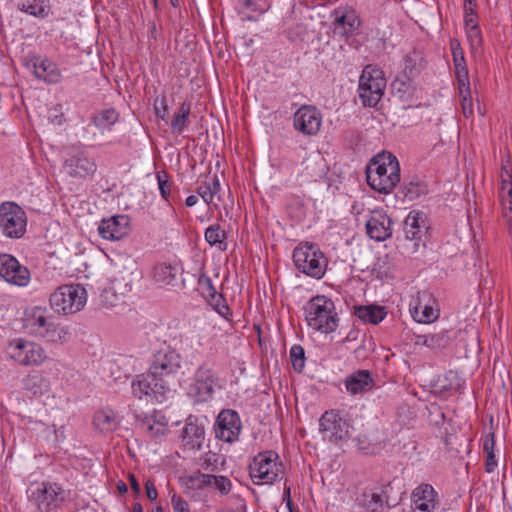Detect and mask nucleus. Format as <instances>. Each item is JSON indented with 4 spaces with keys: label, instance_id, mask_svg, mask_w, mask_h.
<instances>
[{
    "label": "nucleus",
    "instance_id": "nucleus-55",
    "mask_svg": "<svg viewBox=\"0 0 512 512\" xmlns=\"http://www.w3.org/2000/svg\"><path fill=\"white\" fill-rule=\"evenodd\" d=\"M477 15L473 7L465 5V28L466 31L469 29L478 28Z\"/></svg>",
    "mask_w": 512,
    "mask_h": 512
},
{
    "label": "nucleus",
    "instance_id": "nucleus-52",
    "mask_svg": "<svg viewBox=\"0 0 512 512\" xmlns=\"http://www.w3.org/2000/svg\"><path fill=\"white\" fill-rule=\"evenodd\" d=\"M459 87V94L461 97V108L464 116L466 118L470 117L473 114V104L472 99L470 95V87L469 82H467V92L461 90V87Z\"/></svg>",
    "mask_w": 512,
    "mask_h": 512
},
{
    "label": "nucleus",
    "instance_id": "nucleus-18",
    "mask_svg": "<svg viewBox=\"0 0 512 512\" xmlns=\"http://www.w3.org/2000/svg\"><path fill=\"white\" fill-rule=\"evenodd\" d=\"M322 125L321 112L312 105H302L293 116L295 130L306 136H315Z\"/></svg>",
    "mask_w": 512,
    "mask_h": 512
},
{
    "label": "nucleus",
    "instance_id": "nucleus-21",
    "mask_svg": "<svg viewBox=\"0 0 512 512\" xmlns=\"http://www.w3.org/2000/svg\"><path fill=\"white\" fill-rule=\"evenodd\" d=\"M333 32L340 37L348 38L359 30L361 21L352 8L339 7L332 13Z\"/></svg>",
    "mask_w": 512,
    "mask_h": 512
},
{
    "label": "nucleus",
    "instance_id": "nucleus-54",
    "mask_svg": "<svg viewBox=\"0 0 512 512\" xmlns=\"http://www.w3.org/2000/svg\"><path fill=\"white\" fill-rule=\"evenodd\" d=\"M154 109L157 117L161 118L162 120H166L168 106L165 96L157 97L154 100Z\"/></svg>",
    "mask_w": 512,
    "mask_h": 512
},
{
    "label": "nucleus",
    "instance_id": "nucleus-12",
    "mask_svg": "<svg viewBox=\"0 0 512 512\" xmlns=\"http://www.w3.org/2000/svg\"><path fill=\"white\" fill-rule=\"evenodd\" d=\"M26 226V213L18 204L4 202L0 205V229L4 236L21 238L26 232Z\"/></svg>",
    "mask_w": 512,
    "mask_h": 512
},
{
    "label": "nucleus",
    "instance_id": "nucleus-6",
    "mask_svg": "<svg viewBox=\"0 0 512 512\" xmlns=\"http://www.w3.org/2000/svg\"><path fill=\"white\" fill-rule=\"evenodd\" d=\"M50 307L58 314H75L87 302V291L78 283L61 285L50 295Z\"/></svg>",
    "mask_w": 512,
    "mask_h": 512
},
{
    "label": "nucleus",
    "instance_id": "nucleus-32",
    "mask_svg": "<svg viewBox=\"0 0 512 512\" xmlns=\"http://www.w3.org/2000/svg\"><path fill=\"white\" fill-rule=\"evenodd\" d=\"M354 315L363 323L376 325L386 317L387 312L383 306L366 305L355 306Z\"/></svg>",
    "mask_w": 512,
    "mask_h": 512
},
{
    "label": "nucleus",
    "instance_id": "nucleus-16",
    "mask_svg": "<svg viewBox=\"0 0 512 512\" xmlns=\"http://www.w3.org/2000/svg\"><path fill=\"white\" fill-rule=\"evenodd\" d=\"M216 378L212 368L206 364L200 365L194 374V381L189 386V395L196 402H205L212 398Z\"/></svg>",
    "mask_w": 512,
    "mask_h": 512
},
{
    "label": "nucleus",
    "instance_id": "nucleus-64",
    "mask_svg": "<svg viewBox=\"0 0 512 512\" xmlns=\"http://www.w3.org/2000/svg\"><path fill=\"white\" fill-rule=\"evenodd\" d=\"M117 489H118L120 494H124V493L127 492L128 487H127L125 482H119L118 486H117Z\"/></svg>",
    "mask_w": 512,
    "mask_h": 512
},
{
    "label": "nucleus",
    "instance_id": "nucleus-60",
    "mask_svg": "<svg viewBox=\"0 0 512 512\" xmlns=\"http://www.w3.org/2000/svg\"><path fill=\"white\" fill-rule=\"evenodd\" d=\"M145 483H146V494H147V497L151 501L156 500V498L158 496V493H157L156 487L154 486V482H145Z\"/></svg>",
    "mask_w": 512,
    "mask_h": 512
},
{
    "label": "nucleus",
    "instance_id": "nucleus-30",
    "mask_svg": "<svg viewBox=\"0 0 512 512\" xmlns=\"http://www.w3.org/2000/svg\"><path fill=\"white\" fill-rule=\"evenodd\" d=\"M499 199L502 207V217L510 230L512 228V181L510 179H502Z\"/></svg>",
    "mask_w": 512,
    "mask_h": 512
},
{
    "label": "nucleus",
    "instance_id": "nucleus-8",
    "mask_svg": "<svg viewBox=\"0 0 512 512\" xmlns=\"http://www.w3.org/2000/svg\"><path fill=\"white\" fill-rule=\"evenodd\" d=\"M386 78L384 72L373 65H367L359 79V97L366 107H375L384 95Z\"/></svg>",
    "mask_w": 512,
    "mask_h": 512
},
{
    "label": "nucleus",
    "instance_id": "nucleus-46",
    "mask_svg": "<svg viewBox=\"0 0 512 512\" xmlns=\"http://www.w3.org/2000/svg\"><path fill=\"white\" fill-rule=\"evenodd\" d=\"M198 289L205 300L218 293L211 278L204 273H202L198 278Z\"/></svg>",
    "mask_w": 512,
    "mask_h": 512
},
{
    "label": "nucleus",
    "instance_id": "nucleus-47",
    "mask_svg": "<svg viewBox=\"0 0 512 512\" xmlns=\"http://www.w3.org/2000/svg\"><path fill=\"white\" fill-rule=\"evenodd\" d=\"M427 347L432 350L444 349L449 344V336L446 331H442L436 334L429 335V339L425 340Z\"/></svg>",
    "mask_w": 512,
    "mask_h": 512
},
{
    "label": "nucleus",
    "instance_id": "nucleus-34",
    "mask_svg": "<svg viewBox=\"0 0 512 512\" xmlns=\"http://www.w3.org/2000/svg\"><path fill=\"white\" fill-rule=\"evenodd\" d=\"M181 350L188 356H196L203 346V336L197 331H190L181 335Z\"/></svg>",
    "mask_w": 512,
    "mask_h": 512
},
{
    "label": "nucleus",
    "instance_id": "nucleus-40",
    "mask_svg": "<svg viewBox=\"0 0 512 512\" xmlns=\"http://www.w3.org/2000/svg\"><path fill=\"white\" fill-rule=\"evenodd\" d=\"M17 8L35 17L45 18L48 16L44 0H18Z\"/></svg>",
    "mask_w": 512,
    "mask_h": 512
},
{
    "label": "nucleus",
    "instance_id": "nucleus-39",
    "mask_svg": "<svg viewBox=\"0 0 512 512\" xmlns=\"http://www.w3.org/2000/svg\"><path fill=\"white\" fill-rule=\"evenodd\" d=\"M205 240L211 246H217L221 251L227 249L226 232L219 224L209 226L204 233Z\"/></svg>",
    "mask_w": 512,
    "mask_h": 512
},
{
    "label": "nucleus",
    "instance_id": "nucleus-28",
    "mask_svg": "<svg viewBox=\"0 0 512 512\" xmlns=\"http://www.w3.org/2000/svg\"><path fill=\"white\" fill-rule=\"evenodd\" d=\"M374 384L372 374L365 369L349 374L344 380L346 391L353 396L372 390Z\"/></svg>",
    "mask_w": 512,
    "mask_h": 512
},
{
    "label": "nucleus",
    "instance_id": "nucleus-57",
    "mask_svg": "<svg viewBox=\"0 0 512 512\" xmlns=\"http://www.w3.org/2000/svg\"><path fill=\"white\" fill-rule=\"evenodd\" d=\"M171 502L175 512H190L188 503L181 497L173 495Z\"/></svg>",
    "mask_w": 512,
    "mask_h": 512
},
{
    "label": "nucleus",
    "instance_id": "nucleus-14",
    "mask_svg": "<svg viewBox=\"0 0 512 512\" xmlns=\"http://www.w3.org/2000/svg\"><path fill=\"white\" fill-rule=\"evenodd\" d=\"M412 318L421 324L435 322L440 316L437 300L427 290L419 291L409 304Z\"/></svg>",
    "mask_w": 512,
    "mask_h": 512
},
{
    "label": "nucleus",
    "instance_id": "nucleus-50",
    "mask_svg": "<svg viewBox=\"0 0 512 512\" xmlns=\"http://www.w3.org/2000/svg\"><path fill=\"white\" fill-rule=\"evenodd\" d=\"M217 490L221 495L228 494L231 490V482H198V490Z\"/></svg>",
    "mask_w": 512,
    "mask_h": 512
},
{
    "label": "nucleus",
    "instance_id": "nucleus-23",
    "mask_svg": "<svg viewBox=\"0 0 512 512\" xmlns=\"http://www.w3.org/2000/svg\"><path fill=\"white\" fill-rule=\"evenodd\" d=\"M392 220L383 210L371 211L366 222V233L375 241H384L392 235Z\"/></svg>",
    "mask_w": 512,
    "mask_h": 512
},
{
    "label": "nucleus",
    "instance_id": "nucleus-56",
    "mask_svg": "<svg viewBox=\"0 0 512 512\" xmlns=\"http://www.w3.org/2000/svg\"><path fill=\"white\" fill-rule=\"evenodd\" d=\"M198 195L203 199L206 204H210L213 201V194L211 193L210 187L205 183H201L197 188Z\"/></svg>",
    "mask_w": 512,
    "mask_h": 512
},
{
    "label": "nucleus",
    "instance_id": "nucleus-5",
    "mask_svg": "<svg viewBox=\"0 0 512 512\" xmlns=\"http://www.w3.org/2000/svg\"><path fill=\"white\" fill-rule=\"evenodd\" d=\"M293 262L300 272L315 279L323 278L328 266V260L320 248L308 242L295 247Z\"/></svg>",
    "mask_w": 512,
    "mask_h": 512
},
{
    "label": "nucleus",
    "instance_id": "nucleus-25",
    "mask_svg": "<svg viewBox=\"0 0 512 512\" xmlns=\"http://www.w3.org/2000/svg\"><path fill=\"white\" fill-rule=\"evenodd\" d=\"M425 216L422 212L411 211L406 216L403 223V232L405 240L412 241L411 250L413 252L418 250L419 241L426 233Z\"/></svg>",
    "mask_w": 512,
    "mask_h": 512
},
{
    "label": "nucleus",
    "instance_id": "nucleus-4",
    "mask_svg": "<svg viewBox=\"0 0 512 512\" xmlns=\"http://www.w3.org/2000/svg\"><path fill=\"white\" fill-rule=\"evenodd\" d=\"M5 355L7 359L25 367H39L49 360L46 349L41 344L25 338L9 341Z\"/></svg>",
    "mask_w": 512,
    "mask_h": 512
},
{
    "label": "nucleus",
    "instance_id": "nucleus-42",
    "mask_svg": "<svg viewBox=\"0 0 512 512\" xmlns=\"http://www.w3.org/2000/svg\"><path fill=\"white\" fill-rule=\"evenodd\" d=\"M495 437L493 433H488L483 439V453L485 455V470L491 473L497 467V460L494 453Z\"/></svg>",
    "mask_w": 512,
    "mask_h": 512
},
{
    "label": "nucleus",
    "instance_id": "nucleus-53",
    "mask_svg": "<svg viewBox=\"0 0 512 512\" xmlns=\"http://www.w3.org/2000/svg\"><path fill=\"white\" fill-rule=\"evenodd\" d=\"M243 6L244 8L257 12L260 15L267 12L270 7L269 4L262 2L261 0H244Z\"/></svg>",
    "mask_w": 512,
    "mask_h": 512
},
{
    "label": "nucleus",
    "instance_id": "nucleus-35",
    "mask_svg": "<svg viewBox=\"0 0 512 512\" xmlns=\"http://www.w3.org/2000/svg\"><path fill=\"white\" fill-rule=\"evenodd\" d=\"M178 272L177 266L161 263L154 267L153 278L162 286L174 285Z\"/></svg>",
    "mask_w": 512,
    "mask_h": 512
},
{
    "label": "nucleus",
    "instance_id": "nucleus-31",
    "mask_svg": "<svg viewBox=\"0 0 512 512\" xmlns=\"http://www.w3.org/2000/svg\"><path fill=\"white\" fill-rule=\"evenodd\" d=\"M120 423L119 416L111 409L97 411L93 417V425L100 432L114 431Z\"/></svg>",
    "mask_w": 512,
    "mask_h": 512
},
{
    "label": "nucleus",
    "instance_id": "nucleus-11",
    "mask_svg": "<svg viewBox=\"0 0 512 512\" xmlns=\"http://www.w3.org/2000/svg\"><path fill=\"white\" fill-rule=\"evenodd\" d=\"M181 364V355L176 350L170 348L160 350L154 354L148 372L158 382H166L170 386V382L175 379Z\"/></svg>",
    "mask_w": 512,
    "mask_h": 512
},
{
    "label": "nucleus",
    "instance_id": "nucleus-7",
    "mask_svg": "<svg viewBox=\"0 0 512 512\" xmlns=\"http://www.w3.org/2000/svg\"><path fill=\"white\" fill-rule=\"evenodd\" d=\"M28 498L41 512H50L59 507L67 494L58 482H31Z\"/></svg>",
    "mask_w": 512,
    "mask_h": 512
},
{
    "label": "nucleus",
    "instance_id": "nucleus-17",
    "mask_svg": "<svg viewBox=\"0 0 512 512\" xmlns=\"http://www.w3.org/2000/svg\"><path fill=\"white\" fill-rule=\"evenodd\" d=\"M320 432L325 439L338 442L349 437L350 424L339 412L326 411L320 418Z\"/></svg>",
    "mask_w": 512,
    "mask_h": 512
},
{
    "label": "nucleus",
    "instance_id": "nucleus-59",
    "mask_svg": "<svg viewBox=\"0 0 512 512\" xmlns=\"http://www.w3.org/2000/svg\"><path fill=\"white\" fill-rule=\"evenodd\" d=\"M205 183L210 187L213 196L217 195L220 192L221 185L216 175H214L210 181H205Z\"/></svg>",
    "mask_w": 512,
    "mask_h": 512
},
{
    "label": "nucleus",
    "instance_id": "nucleus-24",
    "mask_svg": "<svg viewBox=\"0 0 512 512\" xmlns=\"http://www.w3.org/2000/svg\"><path fill=\"white\" fill-rule=\"evenodd\" d=\"M26 67L33 75L48 84H56L61 80V73L56 64L41 56H32L26 61Z\"/></svg>",
    "mask_w": 512,
    "mask_h": 512
},
{
    "label": "nucleus",
    "instance_id": "nucleus-20",
    "mask_svg": "<svg viewBox=\"0 0 512 512\" xmlns=\"http://www.w3.org/2000/svg\"><path fill=\"white\" fill-rule=\"evenodd\" d=\"M0 277L10 284L24 287L30 281V272L12 255H0Z\"/></svg>",
    "mask_w": 512,
    "mask_h": 512
},
{
    "label": "nucleus",
    "instance_id": "nucleus-33",
    "mask_svg": "<svg viewBox=\"0 0 512 512\" xmlns=\"http://www.w3.org/2000/svg\"><path fill=\"white\" fill-rule=\"evenodd\" d=\"M25 390L33 395H43L50 390V381L39 371L30 372L24 379Z\"/></svg>",
    "mask_w": 512,
    "mask_h": 512
},
{
    "label": "nucleus",
    "instance_id": "nucleus-38",
    "mask_svg": "<svg viewBox=\"0 0 512 512\" xmlns=\"http://www.w3.org/2000/svg\"><path fill=\"white\" fill-rule=\"evenodd\" d=\"M191 111V104L183 102L171 121L172 133L181 135L188 124V118Z\"/></svg>",
    "mask_w": 512,
    "mask_h": 512
},
{
    "label": "nucleus",
    "instance_id": "nucleus-49",
    "mask_svg": "<svg viewBox=\"0 0 512 512\" xmlns=\"http://www.w3.org/2000/svg\"><path fill=\"white\" fill-rule=\"evenodd\" d=\"M467 40L470 44L472 53H477L483 44L482 33L480 28L469 29L466 31Z\"/></svg>",
    "mask_w": 512,
    "mask_h": 512
},
{
    "label": "nucleus",
    "instance_id": "nucleus-63",
    "mask_svg": "<svg viewBox=\"0 0 512 512\" xmlns=\"http://www.w3.org/2000/svg\"><path fill=\"white\" fill-rule=\"evenodd\" d=\"M284 490H285V494L287 497V507L289 509V512H293V506H292V502L290 499V491H291L290 487H285Z\"/></svg>",
    "mask_w": 512,
    "mask_h": 512
},
{
    "label": "nucleus",
    "instance_id": "nucleus-45",
    "mask_svg": "<svg viewBox=\"0 0 512 512\" xmlns=\"http://www.w3.org/2000/svg\"><path fill=\"white\" fill-rule=\"evenodd\" d=\"M290 360L296 372H301L305 366V352L302 346L293 345L290 349Z\"/></svg>",
    "mask_w": 512,
    "mask_h": 512
},
{
    "label": "nucleus",
    "instance_id": "nucleus-2",
    "mask_svg": "<svg viewBox=\"0 0 512 512\" xmlns=\"http://www.w3.org/2000/svg\"><path fill=\"white\" fill-rule=\"evenodd\" d=\"M23 327L29 335L49 343L65 342L69 335L68 329L53 321L41 307H33L25 311Z\"/></svg>",
    "mask_w": 512,
    "mask_h": 512
},
{
    "label": "nucleus",
    "instance_id": "nucleus-41",
    "mask_svg": "<svg viewBox=\"0 0 512 512\" xmlns=\"http://www.w3.org/2000/svg\"><path fill=\"white\" fill-rule=\"evenodd\" d=\"M453 61L457 72L458 86L461 87L462 92H467L468 70L462 49L457 48L454 51Z\"/></svg>",
    "mask_w": 512,
    "mask_h": 512
},
{
    "label": "nucleus",
    "instance_id": "nucleus-22",
    "mask_svg": "<svg viewBox=\"0 0 512 512\" xmlns=\"http://www.w3.org/2000/svg\"><path fill=\"white\" fill-rule=\"evenodd\" d=\"M130 232V219L127 215H115L103 219L98 226L99 235L110 241H119Z\"/></svg>",
    "mask_w": 512,
    "mask_h": 512
},
{
    "label": "nucleus",
    "instance_id": "nucleus-36",
    "mask_svg": "<svg viewBox=\"0 0 512 512\" xmlns=\"http://www.w3.org/2000/svg\"><path fill=\"white\" fill-rule=\"evenodd\" d=\"M391 90L395 97H398L401 101L409 102L412 100L415 88L413 82L406 76H403L397 77L391 83Z\"/></svg>",
    "mask_w": 512,
    "mask_h": 512
},
{
    "label": "nucleus",
    "instance_id": "nucleus-26",
    "mask_svg": "<svg viewBox=\"0 0 512 512\" xmlns=\"http://www.w3.org/2000/svg\"><path fill=\"white\" fill-rule=\"evenodd\" d=\"M140 428L150 437L161 438L169 431L168 420L160 411H153L137 416Z\"/></svg>",
    "mask_w": 512,
    "mask_h": 512
},
{
    "label": "nucleus",
    "instance_id": "nucleus-3",
    "mask_svg": "<svg viewBox=\"0 0 512 512\" xmlns=\"http://www.w3.org/2000/svg\"><path fill=\"white\" fill-rule=\"evenodd\" d=\"M307 325L320 333L329 334L339 326L335 303L325 295L312 297L304 306Z\"/></svg>",
    "mask_w": 512,
    "mask_h": 512
},
{
    "label": "nucleus",
    "instance_id": "nucleus-1",
    "mask_svg": "<svg viewBox=\"0 0 512 512\" xmlns=\"http://www.w3.org/2000/svg\"><path fill=\"white\" fill-rule=\"evenodd\" d=\"M368 185L380 193H390L400 181L399 161L390 152L375 155L366 167Z\"/></svg>",
    "mask_w": 512,
    "mask_h": 512
},
{
    "label": "nucleus",
    "instance_id": "nucleus-44",
    "mask_svg": "<svg viewBox=\"0 0 512 512\" xmlns=\"http://www.w3.org/2000/svg\"><path fill=\"white\" fill-rule=\"evenodd\" d=\"M207 303L222 317L228 319L231 315L230 308L228 307L226 300L222 294L217 293L213 297L208 298Z\"/></svg>",
    "mask_w": 512,
    "mask_h": 512
},
{
    "label": "nucleus",
    "instance_id": "nucleus-62",
    "mask_svg": "<svg viewBox=\"0 0 512 512\" xmlns=\"http://www.w3.org/2000/svg\"><path fill=\"white\" fill-rule=\"evenodd\" d=\"M198 202V198L195 195H190L186 198L185 204L187 207H193Z\"/></svg>",
    "mask_w": 512,
    "mask_h": 512
},
{
    "label": "nucleus",
    "instance_id": "nucleus-61",
    "mask_svg": "<svg viewBox=\"0 0 512 512\" xmlns=\"http://www.w3.org/2000/svg\"><path fill=\"white\" fill-rule=\"evenodd\" d=\"M239 15H241V19L243 21L255 22L258 19L257 17H255L253 15L245 13L243 10H239Z\"/></svg>",
    "mask_w": 512,
    "mask_h": 512
},
{
    "label": "nucleus",
    "instance_id": "nucleus-15",
    "mask_svg": "<svg viewBox=\"0 0 512 512\" xmlns=\"http://www.w3.org/2000/svg\"><path fill=\"white\" fill-rule=\"evenodd\" d=\"M205 425L194 415H189L180 434L183 452L194 454L201 450L205 442Z\"/></svg>",
    "mask_w": 512,
    "mask_h": 512
},
{
    "label": "nucleus",
    "instance_id": "nucleus-10",
    "mask_svg": "<svg viewBox=\"0 0 512 512\" xmlns=\"http://www.w3.org/2000/svg\"><path fill=\"white\" fill-rule=\"evenodd\" d=\"M132 394L142 400L163 403L173 395V390L166 382H158L149 372L137 375L131 383Z\"/></svg>",
    "mask_w": 512,
    "mask_h": 512
},
{
    "label": "nucleus",
    "instance_id": "nucleus-51",
    "mask_svg": "<svg viewBox=\"0 0 512 512\" xmlns=\"http://www.w3.org/2000/svg\"><path fill=\"white\" fill-rule=\"evenodd\" d=\"M156 178L158 182L160 195L165 201L168 202L171 193L172 183L168 181V176L164 171L157 172Z\"/></svg>",
    "mask_w": 512,
    "mask_h": 512
},
{
    "label": "nucleus",
    "instance_id": "nucleus-29",
    "mask_svg": "<svg viewBox=\"0 0 512 512\" xmlns=\"http://www.w3.org/2000/svg\"><path fill=\"white\" fill-rule=\"evenodd\" d=\"M220 460L221 457L211 450L198 458V466L206 472L202 474V480H227L226 476L214 474L219 470L218 465L222 463Z\"/></svg>",
    "mask_w": 512,
    "mask_h": 512
},
{
    "label": "nucleus",
    "instance_id": "nucleus-13",
    "mask_svg": "<svg viewBox=\"0 0 512 512\" xmlns=\"http://www.w3.org/2000/svg\"><path fill=\"white\" fill-rule=\"evenodd\" d=\"M97 165L88 153L79 147H69L66 151L63 172L72 178H86L96 172Z\"/></svg>",
    "mask_w": 512,
    "mask_h": 512
},
{
    "label": "nucleus",
    "instance_id": "nucleus-48",
    "mask_svg": "<svg viewBox=\"0 0 512 512\" xmlns=\"http://www.w3.org/2000/svg\"><path fill=\"white\" fill-rule=\"evenodd\" d=\"M185 484L184 492L197 501H206L212 489L199 491L198 482H183Z\"/></svg>",
    "mask_w": 512,
    "mask_h": 512
},
{
    "label": "nucleus",
    "instance_id": "nucleus-27",
    "mask_svg": "<svg viewBox=\"0 0 512 512\" xmlns=\"http://www.w3.org/2000/svg\"><path fill=\"white\" fill-rule=\"evenodd\" d=\"M412 507L416 512H433L438 505V495L428 483L416 487L411 495Z\"/></svg>",
    "mask_w": 512,
    "mask_h": 512
},
{
    "label": "nucleus",
    "instance_id": "nucleus-9",
    "mask_svg": "<svg viewBox=\"0 0 512 512\" xmlns=\"http://www.w3.org/2000/svg\"><path fill=\"white\" fill-rule=\"evenodd\" d=\"M251 478L262 480H283L286 478L285 465L280 456L271 450L258 453L249 464Z\"/></svg>",
    "mask_w": 512,
    "mask_h": 512
},
{
    "label": "nucleus",
    "instance_id": "nucleus-19",
    "mask_svg": "<svg viewBox=\"0 0 512 512\" xmlns=\"http://www.w3.org/2000/svg\"><path fill=\"white\" fill-rule=\"evenodd\" d=\"M241 427L240 417L236 411L223 410L214 424L215 436L228 443L234 442L238 439Z\"/></svg>",
    "mask_w": 512,
    "mask_h": 512
},
{
    "label": "nucleus",
    "instance_id": "nucleus-58",
    "mask_svg": "<svg viewBox=\"0 0 512 512\" xmlns=\"http://www.w3.org/2000/svg\"><path fill=\"white\" fill-rule=\"evenodd\" d=\"M421 193H425V187L421 186L420 184H411V187L407 190L406 196L410 199H413L414 197H418Z\"/></svg>",
    "mask_w": 512,
    "mask_h": 512
},
{
    "label": "nucleus",
    "instance_id": "nucleus-43",
    "mask_svg": "<svg viewBox=\"0 0 512 512\" xmlns=\"http://www.w3.org/2000/svg\"><path fill=\"white\" fill-rule=\"evenodd\" d=\"M366 498V506L370 512H380L385 504L388 503V495L385 491H373L364 494Z\"/></svg>",
    "mask_w": 512,
    "mask_h": 512
},
{
    "label": "nucleus",
    "instance_id": "nucleus-37",
    "mask_svg": "<svg viewBox=\"0 0 512 512\" xmlns=\"http://www.w3.org/2000/svg\"><path fill=\"white\" fill-rule=\"evenodd\" d=\"M119 114L115 109H104L96 113L92 118V123L99 130H110L112 126L118 121Z\"/></svg>",
    "mask_w": 512,
    "mask_h": 512
}]
</instances>
